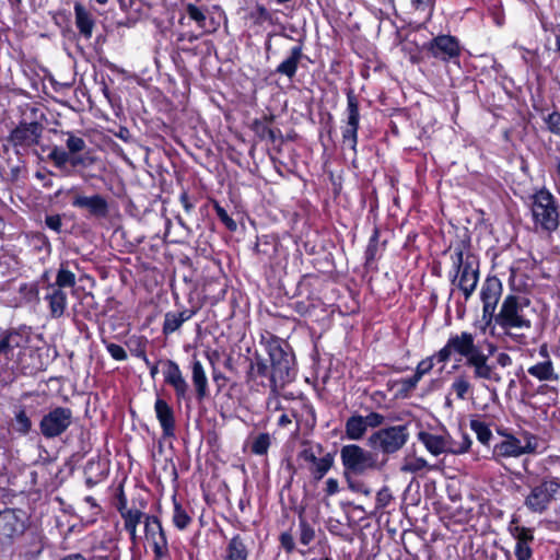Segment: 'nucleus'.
I'll return each instance as SVG.
<instances>
[{
    "mask_svg": "<svg viewBox=\"0 0 560 560\" xmlns=\"http://www.w3.org/2000/svg\"><path fill=\"white\" fill-rule=\"evenodd\" d=\"M497 351V346L488 338H481L476 332L460 331L451 335L445 346L434 354L429 362L422 360V374L433 368V360L446 362L452 354L465 359L466 366L472 370L475 380L501 383L502 376L489 359Z\"/></svg>",
    "mask_w": 560,
    "mask_h": 560,
    "instance_id": "nucleus-1",
    "label": "nucleus"
},
{
    "mask_svg": "<svg viewBox=\"0 0 560 560\" xmlns=\"http://www.w3.org/2000/svg\"><path fill=\"white\" fill-rule=\"evenodd\" d=\"M530 300L523 295L508 294L494 314V326L502 329L503 335L517 343H525V331L532 329L528 314Z\"/></svg>",
    "mask_w": 560,
    "mask_h": 560,
    "instance_id": "nucleus-2",
    "label": "nucleus"
},
{
    "mask_svg": "<svg viewBox=\"0 0 560 560\" xmlns=\"http://www.w3.org/2000/svg\"><path fill=\"white\" fill-rule=\"evenodd\" d=\"M268 358H256L255 369L261 376H269L273 392L282 388L292 380L293 359L279 343L270 340L266 343Z\"/></svg>",
    "mask_w": 560,
    "mask_h": 560,
    "instance_id": "nucleus-3",
    "label": "nucleus"
},
{
    "mask_svg": "<svg viewBox=\"0 0 560 560\" xmlns=\"http://www.w3.org/2000/svg\"><path fill=\"white\" fill-rule=\"evenodd\" d=\"M497 432L502 438L492 448V457L498 463L506 458L541 453L538 436L529 431H522V439L516 438L506 429H499Z\"/></svg>",
    "mask_w": 560,
    "mask_h": 560,
    "instance_id": "nucleus-4",
    "label": "nucleus"
},
{
    "mask_svg": "<svg viewBox=\"0 0 560 560\" xmlns=\"http://www.w3.org/2000/svg\"><path fill=\"white\" fill-rule=\"evenodd\" d=\"M453 267L456 271L453 278L455 284L468 300L475 291L479 280V265L477 258L469 252L456 247L452 254Z\"/></svg>",
    "mask_w": 560,
    "mask_h": 560,
    "instance_id": "nucleus-5",
    "label": "nucleus"
},
{
    "mask_svg": "<svg viewBox=\"0 0 560 560\" xmlns=\"http://www.w3.org/2000/svg\"><path fill=\"white\" fill-rule=\"evenodd\" d=\"M532 214L537 226L552 232L559 226V203L556 197L546 188L532 196Z\"/></svg>",
    "mask_w": 560,
    "mask_h": 560,
    "instance_id": "nucleus-6",
    "label": "nucleus"
},
{
    "mask_svg": "<svg viewBox=\"0 0 560 560\" xmlns=\"http://www.w3.org/2000/svg\"><path fill=\"white\" fill-rule=\"evenodd\" d=\"M343 467L354 474L361 475L369 469H381L384 465L378 463L376 456L359 445H346L340 451Z\"/></svg>",
    "mask_w": 560,
    "mask_h": 560,
    "instance_id": "nucleus-7",
    "label": "nucleus"
},
{
    "mask_svg": "<svg viewBox=\"0 0 560 560\" xmlns=\"http://www.w3.org/2000/svg\"><path fill=\"white\" fill-rule=\"evenodd\" d=\"M407 438V428L405 425H396L374 432L369 438V445L373 450L390 454L401 448Z\"/></svg>",
    "mask_w": 560,
    "mask_h": 560,
    "instance_id": "nucleus-8",
    "label": "nucleus"
},
{
    "mask_svg": "<svg viewBox=\"0 0 560 560\" xmlns=\"http://www.w3.org/2000/svg\"><path fill=\"white\" fill-rule=\"evenodd\" d=\"M557 479H544L537 486H534L526 495L524 505L533 513H545L557 494Z\"/></svg>",
    "mask_w": 560,
    "mask_h": 560,
    "instance_id": "nucleus-9",
    "label": "nucleus"
},
{
    "mask_svg": "<svg viewBox=\"0 0 560 560\" xmlns=\"http://www.w3.org/2000/svg\"><path fill=\"white\" fill-rule=\"evenodd\" d=\"M502 292V282L497 277H488L482 283L480 300L482 302V319L487 326L492 323Z\"/></svg>",
    "mask_w": 560,
    "mask_h": 560,
    "instance_id": "nucleus-10",
    "label": "nucleus"
},
{
    "mask_svg": "<svg viewBox=\"0 0 560 560\" xmlns=\"http://www.w3.org/2000/svg\"><path fill=\"white\" fill-rule=\"evenodd\" d=\"M72 422V411L69 408L57 407L46 413L39 423L42 434L47 439L61 435Z\"/></svg>",
    "mask_w": 560,
    "mask_h": 560,
    "instance_id": "nucleus-11",
    "label": "nucleus"
},
{
    "mask_svg": "<svg viewBox=\"0 0 560 560\" xmlns=\"http://www.w3.org/2000/svg\"><path fill=\"white\" fill-rule=\"evenodd\" d=\"M145 538L153 547L155 560H162L168 555V547L165 533L160 521L154 516H145Z\"/></svg>",
    "mask_w": 560,
    "mask_h": 560,
    "instance_id": "nucleus-12",
    "label": "nucleus"
},
{
    "mask_svg": "<svg viewBox=\"0 0 560 560\" xmlns=\"http://www.w3.org/2000/svg\"><path fill=\"white\" fill-rule=\"evenodd\" d=\"M512 537L515 539L514 555L516 560H529L533 556L532 542L534 541L533 529L520 526L512 522L509 526Z\"/></svg>",
    "mask_w": 560,
    "mask_h": 560,
    "instance_id": "nucleus-13",
    "label": "nucleus"
},
{
    "mask_svg": "<svg viewBox=\"0 0 560 560\" xmlns=\"http://www.w3.org/2000/svg\"><path fill=\"white\" fill-rule=\"evenodd\" d=\"M359 117L358 101L354 95L348 94V119L342 131V142L353 151L358 140Z\"/></svg>",
    "mask_w": 560,
    "mask_h": 560,
    "instance_id": "nucleus-14",
    "label": "nucleus"
},
{
    "mask_svg": "<svg viewBox=\"0 0 560 560\" xmlns=\"http://www.w3.org/2000/svg\"><path fill=\"white\" fill-rule=\"evenodd\" d=\"M21 511L5 510L0 512V540H9L24 530V518Z\"/></svg>",
    "mask_w": 560,
    "mask_h": 560,
    "instance_id": "nucleus-15",
    "label": "nucleus"
},
{
    "mask_svg": "<svg viewBox=\"0 0 560 560\" xmlns=\"http://www.w3.org/2000/svg\"><path fill=\"white\" fill-rule=\"evenodd\" d=\"M428 49L433 57L444 61L458 57L460 52L458 42L450 35L435 37Z\"/></svg>",
    "mask_w": 560,
    "mask_h": 560,
    "instance_id": "nucleus-16",
    "label": "nucleus"
},
{
    "mask_svg": "<svg viewBox=\"0 0 560 560\" xmlns=\"http://www.w3.org/2000/svg\"><path fill=\"white\" fill-rule=\"evenodd\" d=\"M72 205L77 208L86 209L94 217L105 218L108 213V203L101 195L90 197L75 195Z\"/></svg>",
    "mask_w": 560,
    "mask_h": 560,
    "instance_id": "nucleus-17",
    "label": "nucleus"
},
{
    "mask_svg": "<svg viewBox=\"0 0 560 560\" xmlns=\"http://www.w3.org/2000/svg\"><path fill=\"white\" fill-rule=\"evenodd\" d=\"M165 382L171 385L178 399H184L188 393V384L182 374V371L177 363L174 361H166L164 369Z\"/></svg>",
    "mask_w": 560,
    "mask_h": 560,
    "instance_id": "nucleus-18",
    "label": "nucleus"
},
{
    "mask_svg": "<svg viewBox=\"0 0 560 560\" xmlns=\"http://www.w3.org/2000/svg\"><path fill=\"white\" fill-rule=\"evenodd\" d=\"M42 133V125L38 122L21 124L11 133L14 144L32 145L37 143Z\"/></svg>",
    "mask_w": 560,
    "mask_h": 560,
    "instance_id": "nucleus-19",
    "label": "nucleus"
},
{
    "mask_svg": "<svg viewBox=\"0 0 560 560\" xmlns=\"http://www.w3.org/2000/svg\"><path fill=\"white\" fill-rule=\"evenodd\" d=\"M156 418L163 429V433L166 436H172L175 430V418L173 409L163 399H156L154 405Z\"/></svg>",
    "mask_w": 560,
    "mask_h": 560,
    "instance_id": "nucleus-20",
    "label": "nucleus"
},
{
    "mask_svg": "<svg viewBox=\"0 0 560 560\" xmlns=\"http://www.w3.org/2000/svg\"><path fill=\"white\" fill-rule=\"evenodd\" d=\"M48 290L45 299L48 301L50 315L54 318H59L67 307V294L60 288L48 287Z\"/></svg>",
    "mask_w": 560,
    "mask_h": 560,
    "instance_id": "nucleus-21",
    "label": "nucleus"
},
{
    "mask_svg": "<svg viewBox=\"0 0 560 560\" xmlns=\"http://www.w3.org/2000/svg\"><path fill=\"white\" fill-rule=\"evenodd\" d=\"M191 380L196 388L197 398L202 400L208 395V380L205 369L199 360L192 361Z\"/></svg>",
    "mask_w": 560,
    "mask_h": 560,
    "instance_id": "nucleus-22",
    "label": "nucleus"
},
{
    "mask_svg": "<svg viewBox=\"0 0 560 560\" xmlns=\"http://www.w3.org/2000/svg\"><path fill=\"white\" fill-rule=\"evenodd\" d=\"M422 444L433 455L448 453V435L446 434H430L422 432Z\"/></svg>",
    "mask_w": 560,
    "mask_h": 560,
    "instance_id": "nucleus-23",
    "label": "nucleus"
},
{
    "mask_svg": "<svg viewBox=\"0 0 560 560\" xmlns=\"http://www.w3.org/2000/svg\"><path fill=\"white\" fill-rule=\"evenodd\" d=\"M3 345L7 350V354L14 349H24L31 341V334L26 329H19L11 331L3 339Z\"/></svg>",
    "mask_w": 560,
    "mask_h": 560,
    "instance_id": "nucleus-24",
    "label": "nucleus"
},
{
    "mask_svg": "<svg viewBox=\"0 0 560 560\" xmlns=\"http://www.w3.org/2000/svg\"><path fill=\"white\" fill-rule=\"evenodd\" d=\"M75 13V24L79 28L80 33L90 38L92 36L94 21L91 14L86 11V9L81 3H75L74 5Z\"/></svg>",
    "mask_w": 560,
    "mask_h": 560,
    "instance_id": "nucleus-25",
    "label": "nucleus"
},
{
    "mask_svg": "<svg viewBox=\"0 0 560 560\" xmlns=\"http://www.w3.org/2000/svg\"><path fill=\"white\" fill-rule=\"evenodd\" d=\"M527 372L538 381H558L559 378L558 374L555 372L553 364L549 359L532 365L528 368Z\"/></svg>",
    "mask_w": 560,
    "mask_h": 560,
    "instance_id": "nucleus-26",
    "label": "nucleus"
},
{
    "mask_svg": "<svg viewBox=\"0 0 560 560\" xmlns=\"http://www.w3.org/2000/svg\"><path fill=\"white\" fill-rule=\"evenodd\" d=\"M121 517L124 518L125 528L129 532L131 540L137 539V526L143 517V513L138 509H120Z\"/></svg>",
    "mask_w": 560,
    "mask_h": 560,
    "instance_id": "nucleus-27",
    "label": "nucleus"
},
{
    "mask_svg": "<svg viewBox=\"0 0 560 560\" xmlns=\"http://www.w3.org/2000/svg\"><path fill=\"white\" fill-rule=\"evenodd\" d=\"M192 315L194 312L189 310L179 313H167L164 319L163 332L167 335L176 331L183 323L190 319Z\"/></svg>",
    "mask_w": 560,
    "mask_h": 560,
    "instance_id": "nucleus-28",
    "label": "nucleus"
},
{
    "mask_svg": "<svg viewBox=\"0 0 560 560\" xmlns=\"http://www.w3.org/2000/svg\"><path fill=\"white\" fill-rule=\"evenodd\" d=\"M301 47L292 48L290 56L278 66L277 72L291 79L296 72L298 63L301 60Z\"/></svg>",
    "mask_w": 560,
    "mask_h": 560,
    "instance_id": "nucleus-29",
    "label": "nucleus"
},
{
    "mask_svg": "<svg viewBox=\"0 0 560 560\" xmlns=\"http://www.w3.org/2000/svg\"><path fill=\"white\" fill-rule=\"evenodd\" d=\"M186 15L194 21L199 28L206 30L210 32L211 30L207 27L208 20V9L205 7H199L195 3H187L185 5Z\"/></svg>",
    "mask_w": 560,
    "mask_h": 560,
    "instance_id": "nucleus-30",
    "label": "nucleus"
},
{
    "mask_svg": "<svg viewBox=\"0 0 560 560\" xmlns=\"http://www.w3.org/2000/svg\"><path fill=\"white\" fill-rule=\"evenodd\" d=\"M366 431L362 416H352L346 422V433L351 440H360Z\"/></svg>",
    "mask_w": 560,
    "mask_h": 560,
    "instance_id": "nucleus-31",
    "label": "nucleus"
},
{
    "mask_svg": "<svg viewBox=\"0 0 560 560\" xmlns=\"http://www.w3.org/2000/svg\"><path fill=\"white\" fill-rule=\"evenodd\" d=\"M247 559V550L240 538V536H235L231 539L229 542L228 549H226V557L225 560H246Z\"/></svg>",
    "mask_w": 560,
    "mask_h": 560,
    "instance_id": "nucleus-32",
    "label": "nucleus"
},
{
    "mask_svg": "<svg viewBox=\"0 0 560 560\" xmlns=\"http://www.w3.org/2000/svg\"><path fill=\"white\" fill-rule=\"evenodd\" d=\"M469 427H470L471 431L476 434L477 440L481 444H483V445L489 444L490 440L492 439V432L486 422H483L477 418H472L469 421Z\"/></svg>",
    "mask_w": 560,
    "mask_h": 560,
    "instance_id": "nucleus-33",
    "label": "nucleus"
},
{
    "mask_svg": "<svg viewBox=\"0 0 560 560\" xmlns=\"http://www.w3.org/2000/svg\"><path fill=\"white\" fill-rule=\"evenodd\" d=\"M448 453L459 455L465 454L471 446V439L467 433H460L459 440H453L448 436Z\"/></svg>",
    "mask_w": 560,
    "mask_h": 560,
    "instance_id": "nucleus-34",
    "label": "nucleus"
},
{
    "mask_svg": "<svg viewBox=\"0 0 560 560\" xmlns=\"http://www.w3.org/2000/svg\"><path fill=\"white\" fill-rule=\"evenodd\" d=\"M332 463L334 459L330 454H326L324 457L318 458L311 468L314 479L320 480L331 468Z\"/></svg>",
    "mask_w": 560,
    "mask_h": 560,
    "instance_id": "nucleus-35",
    "label": "nucleus"
},
{
    "mask_svg": "<svg viewBox=\"0 0 560 560\" xmlns=\"http://www.w3.org/2000/svg\"><path fill=\"white\" fill-rule=\"evenodd\" d=\"M451 389L455 393L458 399H466L468 393L471 390V384L465 375H458L455 377L451 385Z\"/></svg>",
    "mask_w": 560,
    "mask_h": 560,
    "instance_id": "nucleus-36",
    "label": "nucleus"
},
{
    "mask_svg": "<svg viewBox=\"0 0 560 560\" xmlns=\"http://www.w3.org/2000/svg\"><path fill=\"white\" fill-rule=\"evenodd\" d=\"M75 284V275L65 268H60L57 272L56 282L54 284H49V287L60 288L63 290L65 288H72Z\"/></svg>",
    "mask_w": 560,
    "mask_h": 560,
    "instance_id": "nucleus-37",
    "label": "nucleus"
},
{
    "mask_svg": "<svg viewBox=\"0 0 560 560\" xmlns=\"http://www.w3.org/2000/svg\"><path fill=\"white\" fill-rule=\"evenodd\" d=\"M270 435L268 433H259L254 438L252 443V452L256 455H265L270 446Z\"/></svg>",
    "mask_w": 560,
    "mask_h": 560,
    "instance_id": "nucleus-38",
    "label": "nucleus"
},
{
    "mask_svg": "<svg viewBox=\"0 0 560 560\" xmlns=\"http://www.w3.org/2000/svg\"><path fill=\"white\" fill-rule=\"evenodd\" d=\"M48 158L58 168H63L66 164L70 162L72 155L69 153V151L67 152L58 147H55L51 149Z\"/></svg>",
    "mask_w": 560,
    "mask_h": 560,
    "instance_id": "nucleus-39",
    "label": "nucleus"
},
{
    "mask_svg": "<svg viewBox=\"0 0 560 560\" xmlns=\"http://www.w3.org/2000/svg\"><path fill=\"white\" fill-rule=\"evenodd\" d=\"M190 517L186 511L179 505H174L173 523L178 529H185L190 523Z\"/></svg>",
    "mask_w": 560,
    "mask_h": 560,
    "instance_id": "nucleus-40",
    "label": "nucleus"
},
{
    "mask_svg": "<svg viewBox=\"0 0 560 560\" xmlns=\"http://www.w3.org/2000/svg\"><path fill=\"white\" fill-rule=\"evenodd\" d=\"M67 135L68 139L66 141V145L71 155L80 153L85 149L86 144L82 138L77 137L71 132H68Z\"/></svg>",
    "mask_w": 560,
    "mask_h": 560,
    "instance_id": "nucleus-41",
    "label": "nucleus"
},
{
    "mask_svg": "<svg viewBox=\"0 0 560 560\" xmlns=\"http://www.w3.org/2000/svg\"><path fill=\"white\" fill-rule=\"evenodd\" d=\"M20 293L27 302L38 301L39 292L36 283H24L20 287Z\"/></svg>",
    "mask_w": 560,
    "mask_h": 560,
    "instance_id": "nucleus-42",
    "label": "nucleus"
},
{
    "mask_svg": "<svg viewBox=\"0 0 560 560\" xmlns=\"http://www.w3.org/2000/svg\"><path fill=\"white\" fill-rule=\"evenodd\" d=\"M419 376H420V365H418L416 368V373L412 377L400 382V388L398 389V393L402 394V395H407L409 390L415 389Z\"/></svg>",
    "mask_w": 560,
    "mask_h": 560,
    "instance_id": "nucleus-43",
    "label": "nucleus"
},
{
    "mask_svg": "<svg viewBox=\"0 0 560 560\" xmlns=\"http://www.w3.org/2000/svg\"><path fill=\"white\" fill-rule=\"evenodd\" d=\"M547 128L553 135L560 136V112H552L545 118Z\"/></svg>",
    "mask_w": 560,
    "mask_h": 560,
    "instance_id": "nucleus-44",
    "label": "nucleus"
},
{
    "mask_svg": "<svg viewBox=\"0 0 560 560\" xmlns=\"http://www.w3.org/2000/svg\"><path fill=\"white\" fill-rule=\"evenodd\" d=\"M15 422L19 432L26 434L31 430L32 422L24 410L16 413Z\"/></svg>",
    "mask_w": 560,
    "mask_h": 560,
    "instance_id": "nucleus-45",
    "label": "nucleus"
},
{
    "mask_svg": "<svg viewBox=\"0 0 560 560\" xmlns=\"http://www.w3.org/2000/svg\"><path fill=\"white\" fill-rule=\"evenodd\" d=\"M214 209L220 220L230 231H235L237 229L236 222L229 217L228 212L220 205L215 203Z\"/></svg>",
    "mask_w": 560,
    "mask_h": 560,
    "instance_id": "nucleus-46",
    "label": "nucleus"
},
{
    "mask_svg": "<svg viewBox=\"0 0 560 560\" xmlns=\"http://www.w3.org/2000/svg\"><path fill=\"white\" fill-rule=\"evenodd\" d=\"M315 537L314 529L306 524L305 522H302L300 524V541L303 545H308Z\"/></svg>",
    "mask_w": 560,
    "mask_h": 560,
    "instance_id": "nucleus-47",
    "label": "nucleus"
},
{
    "mask_svg": "<svg viewBox=\"0 0 560 560\" xmlns=\"http://www.w3.org/2000/svg\"><path fill=\"white\" fill-rule=\"evenodd\" d=\"M70 163L73 167L83 166L88 167L95 163V159L90 154L84 155H72Z\"/></svg>",
    "mask_w": 560,
    "mask_h": 560,
    "instance_id": "nucleus-48",
    "label": "nucleus"
},
{
    "mask_svg": "<svg viewBox=\"0 0 560 560\" xmlns=\"http://www.w3.org/2000/svg\"><path fill=\"white\" fill-rule=\"evenodd\" d=\"M363 421L365 423L366 429L369 427L375 428L383 423L384 417L376 412H371L366 417H363Z\"/></svg>",
    "mask_w": 560,
    "mask_h": 560,
    "instance_id": "nucleus-49",
    "label": "nucleus"
},
{
    "mask_svg": "<svg viewBox=\"0 0 560 560\" xmlns=\"http://www.w3.org/2000/svg\"><path fill=\"white\" fill-rule=\"evenodd\" d=\"M107 350L115 360L121 361L127 358V353H126L125 349L122 347H120L119 345L109 343L107 346Z\"/></svg>",
    "mask_w": 560,
    "mask_h": 560,
    "instance_id": "nucleus-50",
    "label": "nucleus"
},
{
    "mask_svg": "<svg viewBox=\"0 0 560 560\" xmlns=\"http://www.w3.org/2000/svg\"><path fill=\"white\" fill-rule=\"evenodd\" d=\"M390 499H392V495H390L388 489L384 488V489L380 490L376 495L377 508L386 506L389 503Z\"/></svg>",
    "mask_w": 560,
    "mask_h": 560,
    "instance_id": "nucleus-51",
    "label": "nucleus"
},
{
    "mask_svg": "<svg viewBox=\"0 0 560 560\" xmlns=\"http://www.w3.org/2000/svg\"><path fill=\"white\" fill-rule=\"evenodd\" d=\"M45 222H46V225L49 229H51L52 231H55V232H59L60 231L61 218L58 214L46 217Z\"/></svg>",
    "mask_w": 560,
    "mask_h": 560,
    "instance_id": "nucleus-52",
    "label": "nucleus"
},
{
    "mask_svg": "<svg viewBox=\"0 0 560 560\" xmlns=\"http://www.w3.org/2000/svg\"><path fill=\"white\" fill-rule=\"evenodd\" d=\"M339 490V483H338V480L337 479H334V478H329L327 481H326V493L328 495H332L335 493H337Z\"/></svg>",
    "mask_w": 560,
    "mask_h": 560,
    "instance_id": "nucleus-53",
    "label": "nucleus"
},
{
    "mask_svg": "<svg viewBox=\"0 0 560 560\" xmlns=\"http://www.w3.org/2000/svg\"><path fill=\"white\" fill-rule=\"evenodd\" d=\"M497 363L502 368L510 366L512 364V358L505 352H500L497 355Z\"/></svg>",
    "mask_w": 560,
    "mask_h": 560,
    "instance_id": "nucleus-54",
    "label": "nucleus"
},
{
    "mask_svg": "<svg viewBox=\"0 0 560 560\" xmlns=\"http://www.w3.org/2000/svg\"><path fill=\"white\" fill-rule=\"evenodd\" d=\"M348 483H349V488L353 491L362 492L365 495H370V493H371V490L369 488L364 487L362 483H355L351 480H349Z\"/></svg>",
    "mask_w": 560,
    "mask_h": 560,
    "instance_id": "nucleus-55",
    "label": "nucleus"
},
{
    "mask_svg": "<svg viewBox=\"0 0 560 560\" xmlns=\"http://www.w3.org/2000/svg\"><path fill=\"white\" fill-rule=\"evenodd\" d=\"M300 457L303 458L305 462H308L311 464H314L318 459L315 456V454L312 452V450H303L300 453Z\"/></svg>",
    "mask_w": 560,
    "mask_h": 560,
    "instance_id": "nucleus-56",
    "label": "nucleus"
},
{
    "mask_svg": "<svg viewBox=\"0 0 560 560\" xmlns=\"http://www.w3.org/2000/svg\"><path fill=\"white\" fill-rule=\"evenodd\" d=\"M281 541L283 544V546L288 549V550H291L293 548V541H292V537L288 534H282L281 536Z\"/></svg>",
    "mask_w": 560,
    "mask_h": 560,
    "instance_id": "nucleus-57",
    "label": "nucleus"
},
{
    "mask_svg": "<svg viewBox=\"0 0 560 560\" xmlns=\"http://www.w3.org/2000/svg\"><path fill=\"white\" fill-rule=\"evenodd\" d=\"M180 201H182V203H183V206H184L185 210H186L187 212H188V211H190V209H191V207H192V206H191V203H190V202H189V200H188V196H187V194H185V192H184V194H182V196H180Z\"/></svg>",
    "mask_w": 560,
    "mask_h": 560,
    "instance_id": "nucleus-58",
    "label": "nucleus"
},
{
    "mask_svg": "<svg viewBox=\"0 0 560 560\" xmlns=\"http://www.w3.org/2000/svg\"><path fill=\"white\" fill-rule=\"evenodd\" d=\"M418 464H415V463H406L404 466H402V470L404 471H416L418 469Z\"/></svg>",
    "mask_w": 560,
    "mask_h": 560,
    "instance_id": "nucleus-59",
    "label": "nucleus"
},
{
    "mask_svg": "<svg viewBox=\"0 0 560 560\" xmlns=\"http://www.w3.org/2000/svg\"><path fill=\"white\" fill-rule=\"evenodd\" d=\"M435 0H422V10H425V8L429 9V12L431 13L434 7Z\"/></svg>",
    "mask_w": 560,
    "mask_h": 560,
    "instance_id": "nucleus-60",
    "label": "nucleus"
},
{
    "mask_svg": "<svg viewBox=\"0 0 560 560\" xmlns=\"http://www.w3.org/2000/svg\"><path fill=\"white\" fill-rule=\"evenodd\" d=\"M555 35H556L557 48H558V50H560V24L555 30Z\"/></svg>",
    "mask_w": 560,
    "mask_h": 560,
    "instance_id": "nucleus-61",
    "label": "nucleus"
},
{
    "mask_svg": "<svg viewBox=\"0 0 560 560\" xmlns=\"http://www.w3.org/2000/svg\"><path fill=\"white\" fill-rule=\"evenodd\" d=\"M539 354H540L541 357H544V358H547V359L549 358L548 349H547V346H546V345H544V346H541V347H540V349H539Z\"/></svg>",
    "mask_w": 560,
    "mask_h": 560,
    "instance_id": "nucleus-62",
    "label": "nucleus"
},
{
    "mask_svg": "<svg viewBox=\"0 0 560 560\" xmlns=\"http://www.w3.org/2000/svg\"><path fill=\"white\" fill-rule=\"evenodd\" d=\"M62 560H85L81 555H70Z\"/></svg>",
    "mask_w": 560,
    "mask_h": 560,
    "instance_id": "nucleus-63",
    "label": "nucleus"
},
{
    "mask_svg": "<svg viewBox=\"0 0 560 560\" xmlns=\"http://www.w3.org/2000/svg\"><path fill=\"white\" fill-rule=\"evenodd\" d=\"M500 551L503 553L504 560H511V553L509 549L500 548Z\"/></svg>",
    "mask_w": 560,
    "mask_h": 560,
    "instance_id": "nucleus-64",
    "label": "nucleus"
}]
</instances>
